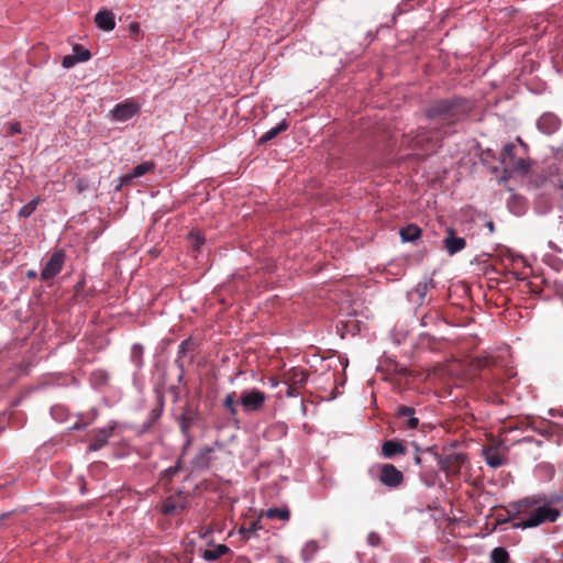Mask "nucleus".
<instances>
[{
    "label": "nucleus",
    "instance_id": "18",
    "mask_svg": "<svg viewBox=\"0 0 563 563\" xmlns=\"http://www.w3.org/2000/svg\"><path fill=\"white\" fill-rule=\"evenodd\" d=\"M192 347H194V341H192L191 338H188V339L184 340L179 344V346H178L177 357L175 360V365L180 371V374L178 376V380L179 382H181V379L184 378V374H185V366H184L183 358L186 356L188 351L192 350Z\"/></svg>",
    "mask_w": 563,
    "mask_h": 563
},
{
    "label": "nucleus",
    "instance_id": "17",
    "mask_svg": "<svg viewBox=\"0 0 563 563\" xmlns=\"http://www.w3.org/2000/svg\"><path fill=\"white\" fill-rule=\"evenodd\" d=\"M407 449L402 442L397 440H387L382 444V455L385 459H393L396 455H404Z\"/></svg>",
    "mask_w": 563,
    "mask_h": 563
},
{
    "label": "nucleus",
    "instance_id": "46",
    "mask_svg": "<svg viewBox=\"0 0 563 563\" xmlns=\"http://www.w3.org/2000/svg\"><path fill=\"white\" fill-rule=\"evenodd\" d=\"M139 27H140V26H139V24H137V23H132V24L130 25V31H131V32H133V33H134V32H137V31H139Z\"/></svg>",
    "mask_w": 563,
    "mask_h": 563
},
{
    "label": "nucleus",
    "instance_id": "38",
    "mask_svg": "<svg viewBox=\"0 0 563 563\" xmlns=\"http://www.w3.org/2000/svg\"><path fill=\"white\" fill-rule=\"evenodd\" d=\"M367 543L371 547H379L382 543V538L377 532L372 531L367 534Z\"/></svg>",
    "mask_w": 563,
    "mask_h": 563
},
{
    "label": "nucleus",
    "instance_id": "41",
    "mask_svg": "<svg viewBox=\"0 0 563 563\" xmlns=\"http://www.w3.org/2000/svg\"><path fill=\"white\" fill-rule=\"evenodd\" d=\"M77 63H78V60H77V58L75 57V55L73 54V55L65 56V57L63 58L62 65H63V67H65V68H70V67H73V66H74L75 64H77Z\"/></svg>",
    "mask_w": 563,
    "mask_h": 563
},
{
    "label": "nucleus",
    "instance_id": "26",
    "mask_svg": "<svg viewBox=\"0 0 563 563\" xmlns=\"http://www.w3.org/2000/svg\"><path fill=\"white\" fill-rule=\"evenodd\" d=\"M235 396H236V394L234 391L229 393L224 397L222 405H223V408L228 411L230 418L238 422L236 415H238L239 401H236Z\"/></svg>",
    "mask_w": 563,
    "mask_h": 563
},
{
    "label": "nucleus",
    "instance_id": "4",
    "mask_svg": "<svg viewBox=\"0 0 563 563\" xmlns=\"http://www.w3.org/2000/svg\"><path fill=\"white\" fill-rule=\"evenodd\" d=\"M267 399V395L257 388H247L241 391L239 404L245 413L260 411Z\"/></svg>",
    "mask_w": 563,
    "mask_h": 563
},
{
    "label": "nucleus",
    "instance_id": "9",
    "mask_svg": "<svg viewBox=\"0 0 563 563\" xmlns=\"http://www.w3.org/2000/svg\"><path fill=\"white\" fill-rule=\"evenodd\" d=\"M115 426H117V423L112 422L111 426L95 430L93 434L90 439L88 449L90 451H99L100 449H102L108 443L111 435L113 434Z\"/></svg>",
    "mask_w": 563,
    "mask_h": 563
},
{
    "label": "nucleus",
    "instance_id": "22",
    "mask_svg": "<svg viewBox=\"0 0 563 563\" xmlns=\"http://www.w3.org/2000/svg\"><path fill=\"white\" fill-rule=\"evenodd\" d=\"M155 168V164L153 162H143L135 167L132 168L131 173L125 175L123 180L129 181L132 178L141 177L153 172Z\"/></svg>",
    "mask_w": 563,
    "mask_h": 563
},
{
    "label": "nucleus",
    "instance_id": "11",
    "mask_svg": "<svg viewBox=\"0 0 563 563\" xmlns=\"http://www.w3.org/2000/svg\"><path fill=\"white\" fill-rule=\"evenodd\" d=\"M140 111V108L134 102L118 103L112 110V118L117 121H128Z\"/></svg>",
    "mask_w": 563,
    "mask_h": 563
},
{
    "label": "nucleus",
    "instance_id": "47",
    "mask_svg": "<svg viewBox=\"0 0 563 563\" xmlns=\"http://www.w3.org/2000/svg\"><path fill=\"white\" fill-rule=\"evenodd\" d=\"M536 209L539 213H547L548 209H541L540 202L537 203Z\"/></svg>",
    "mask_w": 563,
    "mask_h": 563
},
{
    "label": "nucleus",
    "instance_id": "2",
    "mask_svg": "<svg viewBox=\"0 0 563 563\" xmlns=\"http://www.w3.org/2000/svg\"><path fill=\"white\" fill-rule=\"evenodd\" d=\"M517 142L507 143L504 145L500 153V164L505 177H510L514 174L526 175L530 170V162L528 159V147L518 136Z\"/></svg>",
    "mask_w": 563,
    "mask_h": 563
},
{
    "label": "nucleus",
    "instance_id": "28",
    "mask_svg": "<svg viewBox=\"0 0 563 563\" xmlns=\"http://www.w3.org/2000/svg\"><path fill=\"white\" fill-rule=\"evenodd\" d=\"M507 207L516 216H521L525 212V201L523 198L512 195L508 201Z\"/></svg>",
    "mask_w": 563,
    "mask_h": 563
},
{
    "label": "nucleus",
    "instance_id": "8",
    "mask_svg": "<svg viewBox=\"0 0 563 563\" xmlns=\"http://www.w3.org/2000/svg\"><path fill=\"white\" fill-rule=\"evenodd\" d=\"M198 419L199 411L190 406H186L178 418L179 429L188 442L190 441V430Z\"/></svg>",
    "mask_w": 563,
    "mask_h": 563
},
{
    "label": "nucleus",
    "instance_id": "30",
    "mask_svg": "<svg viewBox=\"0 0 563 563\" xmlns=\"http://www.w3.org/2000/svg\"><path fill=\"white\" fill-rule=\"evenodd\" d=\"M318 550H319V547H318L317 541H314V540L308 541L301 550V558H302L303 562H306V563L310 562L313 559L314 554L318 552Z\"/></svg>",
    "mask_w": 563,
    "mask_h": 563
},
{
    "label": "nucleus",
    "instance_id": "45",
    "mask_svg": "<svg viewBox=\"0 0 563 563\" xmlns=\"http://www.w3.org/2000/svg\"><path fill=\"white\" fill-rule=\"evenodd\" d=\"M549 247L553 250L554 252H561V249L552 241H549L548 243Z\"/></svg>",
    "mask_w": 563,
    "mask_h": 563
},
{
    "label": "nucleus",
    "instance_id": "35",
    "mask_svg": "<svg viewBox=\"0 0 563 563\" xmlns=\"http://www.w3.org/2000/svg\"><path fill=\"white\" fill-rule=\"evenodd\" d=\"M258 521L251 522L249 527H241L239 529V533L242 534L245 539H250L251 536H253L258 529H260Z\"/></svg>",
    "mask_w": 563,
    "mask_h": 563
},
{
    "label": "nucleus",
    "instance_id": "20",
    "mask_svg": "<svg viewBox=\"0 0 563 563\" xmlns=\"http://www.w3.org/2000/svg\"><path fill=\"white\" fill-rule=\"evenodd\" d=\"M482 455L484 456L486 464L492 468H498L506 462L499 452L493 448L483 449Z\"/></svg>",
    "mask_w": 563,
    "mask_h": 563
},
{
    "label": "nucleus",
    "instance_id": "7",
    "mask_svg": "<svg viewBox=\"0 0 563 563\" xmlns=\"http://www.w3.org/2000/svg\"><path fill=\"white\" fill-rule=\"evenodd\" d=\"M65 263V252L63 250L55 251L41 272V278L43 280H49L58 275Z\"/></svg>",
    "mask_w": 563,
    "mask_h": 563
},
{
    "label": "nucleus",
    "instance_id": "19",
    "mask_svg": "<svg viewBox=\"0 0 563 563\" xmlns=\"http://www.w3.org/2000/svg\"><path fill=\"white\" fill-rule=\"evenodd\" d=\"M308 380V373L299 367L290 368L285 375V383L302 387Z\"/></svg>",
    "mask_w": 563,
    "mask_h": 563
},
{
    "label": "nucleus",
    "instance_id": "15",
    "mask_svg": "<svg viewBox=\"0 0 563 563\" xmlns=\"http://www.w3.org/2000/svg\"><path fill=\"white\" fill-rule=\"evenodd\" d=\"M416 410L409 406H400L397 410V417L405 419L402 427L407 430H415L419 427V419L415 417Z\"/></svg>",
    "mask_w": 563,
    "mask_h": 563
},
{
    "label": "nucleus",
    "instance_id": "50",
    "mask_svg": "<svg viewBox=\"0 0 563 563\" xmlns=\"http://www.w3.org/2000/svg\"><path fill=\"white\" fill-rule=\"evenodd\" d=\"M35 276H36V273L34 271H29L27 272V277L33 278Z\"/></svg>",
    "mask_w": 563,
    "mask_h": 563
},
{
    "label": "nucleus",
    "instance_id": "23",
    "mask_svg": "<svg viewBox=\"0 0 563 563\" xmlns=\"http://www.w3.org/2000/svg\"><path fill=\"white\" fill-rule=\"evenodd\" d=\"M289 124L286 120H282L276 126L266 131L260 139L258 144H265L275 139L279 133L286 131Z\"/></svg>",
    "mask_w": 563,
    "mask_h": 563
},
{
    "label": "nucleus",
    "instance_id": "13",
    "mask_svg": "<svg viewBox=\"0 0 563 563\" xmlns=\"http://www.w3.org/2000/svg\"><path fill=\"white\" fill-rule=\"evenodd\" d=\"M443 245L449 255H454L465 249L466 241L464 238L456 236L453 229H449Z\"/></svg>",
    "mask_w": 563,
    "mask_h": 563
},
{
    "label": "nucleus",
    "instance_id": "12",
    "mask_svg": "<svg viewBox=\"0 0 563 563\" xmlns=\"http://www.w3.org/2000/svg\"><path fill=\"white\" fill-rule=\"evenodd\" d=\"M165 407V398L162 393H156V406L150 410L142 426L143 431L150 430L162 417Z\"/></svg>",
    "mask_w": 563,
    "mask_h": 563
},
{
    "label": "nucleus",
    "instance_id": "1",
    "mask_svg": "<svg viewBox=\"0 0 563 563\" xmlns=\"http://www.w3.org/2000/svg\"><path fill=\"white\" fill-rule=\"evenodd\" d=\"M552 500L547 496L526 497L511 504V519L516 529L534 528L545 522H554L560 517V510L551 507Z\"/></svg>",
    "mask_w": 563,
    "mask_h": 563
},
{
    "label": "nucleus",
    "instance_id": "6",
    "mask_svg": "<svg viewBox=\"0 0 563 563\" xmlns=\"http://www.w3.org/2000/svg\"><path fill=\"white\" fill-rule=\"evenodd\" d=\"M378 479L384 486L396 489L402 485L405 477L394 464L385 463L379 465Z\"/></svg>",
    "mask_w": 563,
    "mask_h": 563
},
{
    "label": "nucleus",
    "instance_id": "16",
    "mask_svg": "<svg viewBox=\"0 0 563 563\" xmlns=\"http://www.w3.org/2000/svg\"><path fill=\"white\" fill-rule=\"evenodd\" d=\"M95 22L100 30L112 31L115 27V15L110 10H100L96 16Z\"/></svg>",
    "mask_w": 563,
    "mask_h": 563
},
{
    "label": "nucleus",
    "instance_id": "32",
    "mask_svg": "<svg viewBox=\"0 0 563 563\" xmlns=\"http://www.w3.org/2000/svg\"><path fill=\"white\" fill-rule=\"evenodd\" d=\"M38 202L40 198H35L27 202L26 205H24L23 207H21L19 210V217L29 218L36 210Z\"/></svg>",
    "mask_w": 563,
    "mask_h": 563
},
{
    "label": "nucleus",
    "instance_id": "14",
    "mask_svg": "<svg viewBox=\"0 0 563 563\" xmlns=\"http://www.w3.org/2000/svg\"><path fill=\"white\" fill-rule=\"evenodd\" d=\"M188 507V500L184 497H168L163 501L162 511L165 515H178Z\"/></svg>",
    "mask_w": 563,
    "mask_h": 563
},
{
    "label": "nucleus",
    "instance_id": "10",
    "mask_svg": "<svg viewBox=\"0 0 563 563\" xmlns=\"http://www.w3.org/2000/svg\"><path fill=\"white\" fill-rule=\"evenodd\" d=\"M560 126H561L560 118L552 112L543 113L537 121L538 130L547 135H551V134L555 133Z\"/></svg>",
    "mask_w": 563,
    "mask_h": 563
},
{
    "label": "nucleus",
    "instance_id": "51",
    "mask_svg": "<svg viewBox=\"0 0 563 563\" xmlns=\"http://www.w3.org/2000/svg\"><path fill=\"white\" fill-rule=\"evenodd\" d=\"M398 372H399V373H401V374H406V373H407V369H406L405 367H402V368H400Z\"/></svg>",
    "mask_w": 563,
    "mask_h": 563
},
{
    "label": "nucleus",
    "instance_id": "31",
    "mask_svg": "<svg viewBox=\"0 0 563 563\" xmlns=\"http://www.w3.org/2000/svg\"><path fill=\"white\" fill-rule=\"evenodd\" d=\"M493 563H511L508 551L503 547L495 548L490 553Z\"/></svg>",
    "mask_w": 563,
    "mask_h": 563
},
{
    "label": "nucleus",
    "instance_id": "42",
    "mask_svg": "<svg viewBox=\"0 0 563 563\" xmlns=\"http://www.w3.org/2000/svg\"><path fill=\"white\" fill-rule=\"evenodd\" d=\"M298 388H299V386H297V385L287 384L286 396L287 397H298L300 395Z\"/></svg>",
    "mask_w": 563,
    "mask_h": 563
},
{
    "label": "nucleus",
    "instance_id": "40",
    "mask_svg": "<svg viewBox=\"0 0 563 563\" xmlns=\"http://www.w3.org/2000/svg\"><path fill=\"white\" fill-rule=\"evenodd\" d=\"M92 376L95 377V379H97L98 382H100L102 384H106L109 379L108 373L103 369L95 371Z\"/></svg>",
    "mask_w": 563,
    "mask_h": 563
},
{
    "label": "nucleus",
    "instance_id": "5",
    "mask_svg": "<svg viewBox=\"0 0 563 563\" xmlns=\"http://www.w3.org/2000/svg\"><path fill=\"white\" fill-rule=\"evenodd\" d=\"M440 470L448 476L457 475L466 461V455L461 452L450 451L448 453L437 455Z\"/></svg>",
    "mask_w": 563,
    "mask_h": 563
},
{
    "label": "nucleus",
    "instance_id": "27",
    "mask_svg": "<svg viewBox=\"0 0 563 563\" xmlns=\"http://www.w3.org/2000/svg\"><path fill=\"white\" fill-rule=\"evenodd\" d=\"M143 354V345L140 343H134L131 347L130 361L136 367V369H141L144 365Z\"/></svg>",
    "mask_w": 563,
    "mask_h": 563
},
{
    "label": "nucleus",
    "instance_id": "33",
    "mask_svg": "<svg viewBox=\"0 0 563 563\" xmlns=\"http://www.w3.org/2000/svg\"><path fill=\"white\" fill-rule=\"evenodd\" d=\"M180 463H181V460L179 459L174 466H170V467L164 470L161 473V478L165 482H170L173 479V477L180 471V468H181Z\"/></svg>",
    "mask_w": 563,
    "mask_h": 563
},
{
    "label": "nucleus",
    "instance_id": "24",
    "mask_svg": "<svg viewBox=\"0 0 563 563\" xmlns=\"http://www.w3.org/2000/svg\"><path fill=\"white\" fill-rule=\"evenodd\" d=\"M400 238L402 242H415L421 236V229L416 224H408L400 229Z\"/></svg>",
    "mask_w": 563,
    "mask_h": 563
},
{
    "label": "nucleus",
    "instance_id": "3",
    "mask_svg": "<svg viewBox=\"0 0 563 563\" xmlns=\"http://www.w3.org/2000/svg\"><path fill=\"white\" fill-rule=\"evenodd\" d=\"M468 111L467 102L463 98L453 97L432 102L426 109V115L431 120H441L454 124L462 120Z\"/></svg>",
    "mask_w": 563,
    "mask_h": 563
},
{
    "label": "nucleus",
    "instance_id": "21",
    "mask_svg": "<svg viewBox=\"0 0 563 563\" xmlns=\"http://www.w3.org/2000/svg\"><path fill=\"white\" fill-rule=\"evenodd\" d=\"M213 449L210 446L202 448L192 460V465L196 468L205 470L208 468L211 462V453Z\"/></svg>",
    "mask_w": 563,
    "mask_h": 563
},
{
    "label": "nucleus",
    "instance_id": "43",
    "mask_svg": "<svg viewBox=\"0 0 563 563\" xmlns=\"http://www.w3.org/2000/svg\"><path fill=\"white\" fill-rule=\"evenodd\" d=\"M415 291L419 295L421 299H423L427 294V284L419 283L416 286Z\"/></svg>",
    "mask_w": 563,
    "mask_h": 563
},
{
    "label": "nucleus",
    "instance_id": "49",
    "mask_svg": "<svg viewBox=\"0 0 563 563\" xmlns=\"http://www.w3.org/2000/svg\"><path fill=\"white\" fill-rule=\"evenodd\" d=\"M272 387H276L278 385V380L275 378L269 379Z\"/></svg>",
    "mask_w": 563,
    "mask_h": 563
},
{
    "label": "nucleus",
    "instance_id": "37",
    "mask_svg": "<svg viewBox=\"0 0 563 563\" xmlns=\"http://www.w3.org/2000/svg\"><path fill=\"white\" fill-rule=\"evenodd\" d=\"M188 238L195 250H199L201 245L205 243V239L200 235V233L190 232Z\"/></svg>",
    "mask_w": 563,
    "mask_h": 563
},
{
    "label": "nucleus",
    "instance_id": "48",
    "mask_svg": "<svg viewBox=\"0 0 563 563\" xmlns=\"http://www.w3.org/2000/svg\"><path fill=\"white\" fill-rule=\"evenodd\" d=\"M487 228H488L489 232L493 233L495 231L494 222L493 221H488L487 222Z\"/></svg>",
    "mask_w": 563,
    "mask_h": 563
},
{
    "label": "nucleus",
    "instance_id": "29",
    "mask_svg": "<svg viewBox=\"0 0 563 563\" xmlns=\"http://www.w3.org/2000/svg\"><path fill=\"white\" fill-rule=\"evenodd\" d=\"M265 516L268 519H279V520L286 521L290 518V511L286 507H283V508L273 507V508H269L266 510Z\"/></svg>",
    "mask_w": 563,
    "mask_h": 563
},
{
    "label": "nucleus",
    "instance_id": "25",
    "mask_svg": "<svg viewBox=\"0 0 563 563\" xmlns=\"http://www.w3.org/2000/svg\"><path fill=\"white\" fill-rule=\"evenodd\" d=\"M228 552H230L229 547H227L225 544H218L213 549H206L202 552V559L205 561L212 562V561H216V560L220 559L221 556H223Z\"/></svg>",
    "mask_w": 563,
    "mask_h": 563
},
{
    "label": "nucleus",
    "instance_id": "36",
    "mask_svg": "<svg viewBox=\"0 0 563 563\" xmlns=\"http://www.w3.org/2000/svg\"><path fill=\"white\" fill-rule=\"evenodd\" d=\"M390 336L393 341L399 345L406 340L407 331L402 328L395 327L390 332Z\"/></svg>",
    "mask_w": 563,
    "mask_h": 563
},
{
    "label": "nucleus",
    "instance_id": "34",
    "mask_svg": "<svg viewBox=\"0 0 563 563\" xmlns=\"http://www.w3.org/2000/svg\"><path fill=\"white\" fill-rule=\"evenodd\" d=\"M73 51H74V55L77 58L78 63L87 62L91 57L90 52L80 45H75Z\"/></svg>",
    "mask_w": 563,
    "mask_h": 563
},
{
    "label": "nucleus",
    "instance_id": "39",
    "mask_svg": "<svg viewBox=\"0 0 563 563\" xmlns=\"http://www.w3.org/2000/svg\"><path fill=\"white\" fill-rule=\"evenodd\" d=\"M8 132L13 134H19L22 132L21 123L18 121H12L7 124Z\"/></svg>",
    "mask_w": 563,
    "mask_h": 563
},
{
    "label": "nucleus",
    "instance_id": "44",
    "mask_svg": "<svg viewBox=\"0 0 563 563\" xmlns=\"http://www.w3.org/2000/svg\"><path fill=\"white\" fill-rule=\"evenodd\" d=\"M413 462H415V464H416V465H418V466H420V465L422 464V459H421V456H420L419 452H417V453L415 454V456H413Z\"/></svg>",
    "mask_w": 563,
    "mask_h": 563
}]
</instances>
